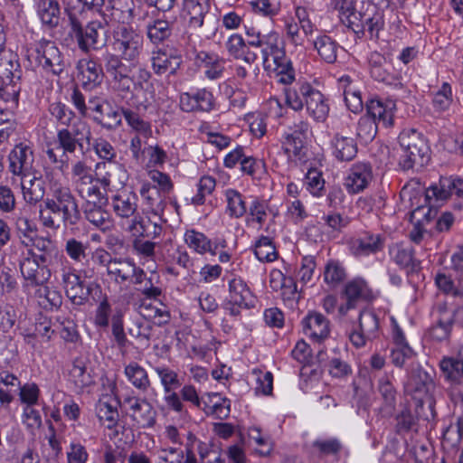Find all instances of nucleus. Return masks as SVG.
<instances>
[{
  "mask_svg": "<svg viewBox=\"0 0 463 463\" xmlns=\"http://www.w3.org/2000/svg\"><path fill=\"white\" fill-rule=\"evenodd\" d=\"M116 53L104 54L107 78L114 90H128L133 84L132 71L143 48V37L131 27L121 25L113 31Z\"/></svg>",
  "mask_w": 463,
  "mask_h": 463,
  "instance_id": "1",
  "label": "nucleus"
},
{
  "mask_svg": "<svg viewBox=\"0 0 463 463\" xmlns=\"http://www.w3.org/2000/svg\"><path fill=\"white\" fill-rule=\"evenodd\" d=\"M51 197L44 200V210L40 211V221L48 229L58 230L76 225L80 218L78 200L71 188L57 181L50 182Z\"/></svg>",
  "mask_w": 463,
  "mask_h": 463,
  "instance_id": "2",
  "label": "nucleus"
},
{
  "mask_svg": "<svg viewBox=\"0 0 463 463\" xmlns=\"http://www.w3.org/2000/svg\"><path fill=\"white\" fill-rule=\"evenodd\" d=\"M70 34L76 41L77 46L83 53H90L101 50L108 42V21L91 20L86 24L80 20L74 10L66 9Z\"/></svg>",
  "mask_w": 463,
  "mask_h": 463,
  "instance_id": "3",
  "label": "nucleus"
},
{
  "mask_svg": "<svg viewBox=\"0 0 463 463\" xmlns=\"http://www.w3.org/2000/svg\"><path fill=\"white\" fill-rule=\"evenodd\" d=\"M398 142L399 165L402 170L422 167L430 160V147L422 134L417 130H402Z\"/></svg>",
  "mask_w": 463,
  "mask_h": 463,
  "instance_id": "4",
  "label": "nucleus"
},
{
  "mask_svg": "<svg viewBox=\"0 0 463 463\" xmlns=\"http://www.w3.org/2000/svg\"><path fill=\"white\" fill-rule=\"evenodd\" d=\"M46 72L60 75L65 69L62 54L54 42L42 39L29 54Z\"/></svg>",
  "mask_w": 463,
  "mask_h": 463,
  "instance_id": "5",
  "label": "nucleus"
},
{
  "mask_svg": "<svg viewBox=\"0 0 463 463\" xmlns=\"http://www.w3.org/2000/svg\"><path fill=\"white\" fill-rule=\"evenodd\" d=\"M57 271L67 297L76 305L83 304L89 298L90 289L77 274L67 259H61Z\"/></svg>",
  "mask_w": 463,
  "mask_h": 463,
  "instance_id": "6",
  "label": "nucleus"
},
{
  "mask_svg": "<svg viewBox=\"0 0 463 463\" xmlns=\"http://www.w3.org/2000/svg\"><path fill=\"white\" fill-rule=\"evenodd\" d=\"M32 256L33 249H29L23 253L19 261L20 271L25 281L24 287L28 290L46 284L51 278L49 265L41 263Z\"/></svg>",
  "mask_w": 463,
  "mask_h": 463,
  "instance_id": "7",
  "label": "nucleus"
},
{
  "mask_svg": "<svg viewBox=\"0 0 463 463\" xmlns=\"http://www.w3.org/2000/svg\"><path fill=\"white\" fill-rule=\"evenodd\" d=\"M259 48H261L262 63L265 70L270 71L273 64H280L282 69L288 66V58L286 55L284 43L276 31L263 34Z\"/></svg>",
  "mask_w": 463,
  "mask_h": 463,
  "instance_id": "8",
  "label": "nucleus"
},
{
  "mask_svg": "<svg viewBox=\"0 0 463 463\" xmlns=\"http://www.w3.org/2000/svg\"><path fill=\"white\" fill-rule=\"evenodd\" d=\"M433 372H428L421 366L413 368L405 383V393L421 404L429 399L435 387Z\"/></svg>",
  "mask_w": 463,
  "mask_h": 463,
  "instance_id": "9",
  "label": "nucleus"
},
{
  "mask_svg": "<svg viewBox=\"0 0 463 463\" xmlns=\"http://www.w3.org/2000/svg\"><path fill=\"white\" fill-rule=\"evenodd\" d=\"M456 196L463 198V179L458 176H441L438 184L430 185L425 191V201L430 204L443 203Z\"/></svg>",
  "mask_w": 463,
  "mask_h": 463,
  "instance_id": "10",
  "label": "nucleus"
},
{
  "mask_svg": "<svg viewBox=\"0 0 463 463\" xmlns=\"http://www.w3.org/2000/svg\"><path fill=\"white\" fill-rule=\"evenodd\" d=\"M379 328L377 315L373 310L364 309L359 315V330L353 331L349 339L356 348L363 347L367 341H372L379 335Z\"/></svg>",
  "mask_w": 463,
  "mask_h": 463,
  "instance_id": "11",
  "label": "nucleus"
},
{
  "mask_svg": "<svg viewBox=\"0 0 463 463\" xmlns=\"http://www.w3.org/2000/svg\"><path fill=\"white\" fill-rule=\"evenodd\" d=\"M368 63L373 79L387 85L402 86L399 73L395 71L392 62L383 54L378 52H371Z\"/></svg>",
  "mask_w": 463,
  "mask_h": 463,
  "instance_id": "12",
  "label": "nucleus"
},
{
  "mask_svg": "<svg viewBox=\"0 0 463 463\" xmlns=\"http://www.w3.org/2000/svg\"><path fill=\"white\" fill-rule=\"evenodd\" d=\"M9 170L14 175L28 176L35 173L33 168V151L26 144L19 143L11 150L8 156Z\"/></svg>",
  "mask_w": 463,
  "mask_h": 463,
  "instance_id": "13",
  "label": "nucleus"
},
{
  "mask_svg": "<svg viewBox=\"0 0 463 463\" xmlns=\"http://www.w3.org/2000/svg\"><path fill=\"white\" fill-rule=\"evenodd\" d=\"M124 404L128 406V413L138 427L151 428L155 425L156 411L146 399L127 396Z\"/></svg>",
  "mask_w": 463,
  "mask_h": 463,
  "instance_id": "14",
  "label": "nucleus"
},
{
  "mask_svg": "<svg viewBox=\"0 0 463 463\" xmlns=\"http://www.w3.org/2000/svg\"><path fill=\"white\" fill-rule=\"evenodd\" d=\"M140 269L130 258H114L107 275L117 285L126 286L134 280L137 281V275H142Z\"/></svg>",
  "mask_w": 463,
  "mask_h": 463,
  "instance_id": "15",
  "label": "nucleus"
},
{
  "mask_svg": "<svg viewBox=\"0 0 463 463\" xmlns=\"http://www.w3.org/2000/svg\"><path fill=\"white\" fill-rule=\"evenodd\" d=\"M310 132L307 121L298 119L289 127L288 131L283 135V147L288 155L298 156L304 147L307 135Z\"/></svg>",
  "mask_w": 463,
  "mask_h": 463,
  "instance_id": "16",
  "label": "nucleus"
},
{
  "mask_svg": "<svg viewBox=\"0 0 463 463\" xmlns=\"http://www.w3.org/2000/svg\"><path fill=\"white\" fill-rule=\"evenodd\" d=\"M101 8L104 21L109 18L112 22L128 24L134 17L132 0H105Z\"/></svg>",
  "mask_w": 463,
  "mask_h": 463,
  "instance_id": "17",
  "label": "nucleus"
},
{
  "mask_svg": "<svg viewBox=\"0 0 463 463\" xmlns=\"http://www.w3.org/2000/svg\"><path fill=\"white\" fill-rule=\"evenodd\" d=\"M373 179L372 168L365 163H356L349 170L344 185L350 194L364 191Z\"/></svg>",
  "mask_w": 463,
  "mask_h": 463,
  "instance_id": "18",
  "label": "nucleus"
},
{
  "mask_svg": "<svg viewBox=\"0 0 463 463\" xmlns=\"http://www.w3.org/2000/svg\"><path fill=\"white\" fill-rule=\"evenodd\" d=\"M32 257L49 266L55 262L60 264L61 259H66L52 240L41 236L35 239L33 244Z\"/></svg>",
  "mask_w": 463,
  "mask_h": 463,
  "instance_id": "19",
  "label": "nucleus"
},
{
  "mask_svg": "<svg viewBox=\"0 0 463 463\" xmlns=\"http://www.w3.org/2000/svg\"><path fill=\"white\" fill-rule=\"evenodd\" d=\"M111 206L118 218L129 219L138 211V197L134 192L122 190L111 197Z\"/></svg>",
  "mask_w": 463,
  "mask_h": 463,
  "instance_id": "20",
  "label": "nucleus"
},
{
  "mask_svg": "<svg viewBox=\"0 0 463 463\" xmlns=\"http://www.w3.org/2000/svg\"><path fill=\"white\" fill-rule=\"evenodd\" d=\"M302 326L304 334L317 342L327 338L330 333L328 319L317 312H311L305 317Z\"/></svg>",
  "mask_w": 463,
  "mask_h": 463,
  "instance_id": "21",
  "label": "nucleus"
},
{
  "mask_svg": "<svg viewBox=\"0 0 463 463\" xmlns=\"http://www.w3.org/2000/svg\"><path fill=\"white\" fill-rule=\"evenodd\" d=\"M83 86L90 89L101 84L106 74L104 62L99 64L95 59L80 60L77 65Z\"/></svg>",
  "mask_w": 463,
  "mask_h": 463,
  "instance_id": "22",
  "label": "nucleus"
},
{
  "mask_svg": "<svg viewBox=\"0 0 463 463\" xmlns=\"http://www.w3.org/2000/svg\"><path fill=\"white\" fill-rule=\"evenodd\" d=\"M151 62L152 69L157 75L166 72L175 74L183 62V59L182 55L176 52L167 53L165 51L157 50L152 52Z\"/></svg>",
  "mask_w": 463,
  "mask_h": 463,
  "instance_id": "23",
  "label": "nucleus"
},
{
  "mask_svg": "<svg viewBox=\"0 0 463 463\" xmlns=\"http://www.w3.org/2000/svg\"><path fill=\"white\" fill-rule=\"evenodd\" d=\"M344 293L346 303L338 308L341 316H345L350 309L354 308L359 300L367 299L369 297L367 284L363 279H354L348 282L345 287Z\"/></svg>",
  "mask_w": 463,
  "mask_h": 463,
  "instance_id": "24",
  "label": "nucleus"
},
{
  "mask_svg": "<svg viewBox=\"0 0 463 463\" xmlns=\"http://www.w3.org/2000/svg\"><path fill=\"white\" fill-rule=\"evenodd\" d=\"M184 7L188 16V28L197 32L204 23L210 10L209 0H183Z\"/></svg>",
  "mask_w": 463,
  "mask_h": 463,
  "instance_id": "25",
  "label": "nucleus"
},
{
  "mask_svg": "<svg viewBox=\"0 0 463 463\" xmlns=\"http://www.w3.org/2000/svg\"><path fill=\"white\" fill-rule=\"evenodd\" d=\"M71 175L76 191L94 182L100 184L105 189L110 185V178L108 173L95 179L91 174L90 167L83 161H77L72 165Z\"/></svg>",
  "mask_w": 463,
  "mask_h": 463,
  "instance_id": "26",
  "label": "nucleus"
},
{
  "mask_svg": "<svg viewBox=\"0 0 463 463\" xmlns=\"http://www.w3.org/2000/svg\"><path fill=\"white\" fill-rule=\"evenodd\" d=\"M383 245L384 238L381 234L364 232L353 241L351 250L356 257L367 256L382 250Z\"/></svg>",
  "mask_w": 463,
  "mask_h": 463,
  "instance_id": "27",
  "label": "nucleus"
},
{
  "mask_svg": "<svg viewBox=\"0 0 463 463\" xmlns=\"http://www.w3.org/2000/svg\"><path fill=\"white\" fill-rule=\"evenodd\" d=\"M106 203L85 202L83 206L86 220L102 232L109 230L112 226L110 214L104 208Z\"/></svg>",
  "mask_w": 463,
  "mask_h": 463,
  "instance_id": "28",
  "label": "nucleus"
},
{
  "mask_svg": "<svg viewBox=\"0 0 463 463\" xmlns=\"http://www.w3.org/2000/svg\"><path fill=\"white\" fill-rule=\"evenodd\" d=\"M394 108L395 104L391 100L383 102L381 99H373L366 105L367 113L365 116L372 117L374 121L389 128L393 125Z\"/></svg>",
  "mask_w": 463,
  "mask_h": 463,
  "instance_id": "29",
  "label": "nucleus"
},
{
  "mask_svg": "<svg viewBox=\"0 0 463 463\" xmlns=\"http://www.w3.org/2000/svg\"><path fill=\"white\" fill-rule=\"evenodd\" d=\"M36 14L43 26L48 29L57 27L61 17L58 0H37Z\"/></svg>",
  "mask_w": 463,
  "mask_h": 463,
  "instance_id": "30",
  "label": "nucleus"
},
{
  "mask_svg": "<svg viewBox=\"0 0 463 463\" xmlns=\"http://www.w3.org/2000/svg\"><path fill=\"white\" fill-rule=\"evenodd\" d=\"M315 88L308 82H297L285 89L286 103L295 111L301 110Z\"/></svg>",
  "mask_w": 463,
  "mask_h": 463,
  "instance_id": "31",
  "label": "nucleus"
},
{
  "mask_svg": "<svg viewBox=\"0 0 463 463\" xmlns=\"http://www.w3.org/2000/svg\"><path fill=\"white\" fill-rule=\"evenodd\" d=\"M229 299L246 309L252 307L255 301L249 287L240 278H234L229 282Z\"/></svg>",
  "mask_w": 463,
  "mask_h": 463,
  "instance_id": "32",
  "label": "nucleus"
},
{
  "mask_svg": "<svg viewBox=\"0 0 463 463\" xmlns=\"http://www.w3.org/2000/svg\"><path fill=\"white\" fill-rule=\"evenodd\" d=\"M332 153L339 161H351L357 154V145L354 138L336 133L332 140Z\"/></svg>",
  "mask_w": 463,
  "mask_h": 463,
  "instance_id": "33",
  "label": "nucleus"
},
{
  "mask_svg": "<svg viewBox=\"0 0 463 463\" xmlns=\"http://www.w3.org/2000/svg\"><path fill=\"white\" fill-rule=\"evenodd\" d=\"M439 369L443 378L451 385H458L463 379V358L444 356L439 361Z\"/></svg>",
  "mask_w": 463,
  "mask_h": 463,
  "instance_id": "34",
  "label": "nucleus"
},
{
  "mask_svg": "<svg viewBox=\"0 0 463 463\" xmlns=\"http://www.w3.org/2000/svg\"><path fill=\"white\" fill-rule=\"evenodd\" d=\"M21 178V188L24 199L26 203L35 204L44 196L43 183L36 173L31 174L30 177L23 176Z\"/></svg>",
  "mask_w": 463,
  "mask_h": 463,
  "instance_id": "35",
  "label": "nucleus"
},
{
  "mask_svg": "<svg viewBox=\"0 0 463 463\" xmlns=\"http://www.w3.org/2000/svg\"><path fill=\"white\" fill-rule=\"evenodd\" d=\"M69 380L78 391H83L94 383L90 372L87 370V362L84 358L74 359L69 373Z\"/></svg>",
  "mask_w": 463,
  "mask_h": 463,
  "instance_id": "36",
  "label": "nucleus"
},
{
  "mask_svg": "<svg viewBox=\"0 0 463 463\" xmlns=\"http://www.w3.org/2000/svg\"><path fill=\"white\" fill-rule=\"evenodd\" d=\"M22 71L17 55L12 52H4L0 54V79L20 82Z\"/></svg>",
  "mask_w": 463,
  "mask_h": 463,
  "instance_id": "37",
  "label": "nucleus"
},
{
  "mask_svg": "<svg viewBox=\"0 0 463 463\" xmlns=\"http://www.w3.org/2000/svg\"><path fill=\"white\" fill-rule=\"evenodd\" d=\"M362 24L363 37L365 34V31H367L371 39H378L379 33L384 27V16L383 12L373 6L368 5L363 13Z\"/></svg>",
  "mask_w": 463,
  "mask_h": 463,
  "instance_id": "38",
  "label": "nucleus"
},
{
  "mask_svg": "<svg viewBox=\"0 0 463 463\" xmlns=\"http://www.w3.org/2000/svg\"><path fill=\"white\" fill-rule=\"evenodd\" d=\"M196 62L205 68V76L210 80H217L224 71V60L213 53L201 51L196 54Z\"/></svg>",
  "mask_w": 463,
  "mask_h": 463,
  "instance_id": "39",
  "label": "nucleus"
},
{
  "mask_svg": "<svg viewBox=\"0 0 463 463\" xmlns=\"http://www.w3.org/2000/svg\"><path fill=\"white\" fill-rule=\"evenodd\" d=\"M154 325L146 319L137 318L132 321L128 328L129 335L141 347L147 348L153 336Z\"/></svg>",
  "mask_w": 463,
  "mask_h": 463,
  "instance_id": "40",
  "label": "nucleus"
},
{
  "mask_svg": "<svg viewBox=\"0 0 463 463\" xmlns=\"http://www.w3.org/2000/svg\"><path fill=\"white\" fill-rule=\"evenodd\" d=\"M124 373L128 382L138 391L146 392L151 386L148 373L137 362H131L124 368Z\"/></svg>",
  "mask_w": 463,
  "mask_h": 463,
  "instance_id": "41",
  "label": "nucleus"
},
{
  "mask_svg": "<svg viewBox=\"0 0 463 463\" xmlns=\"http://www.w3.org/2000/svg\"><path fill=\"white\" fill-rule=\"evenodd\" d=\"M142 275H137V281L134 280L132 285L136 286L137 291H140L146 298L156 299L162 294V289L157 286L159 283L158 276L152 273L149 277L140 269Z\"/></svg>",
  "mask_w": 463,
  "mask_h": 463,
  "instance_id": "42",
  "label": "nucleus"
},
{
  "mask_svg": "<svg viewBox=\"0 0 463 463\" xmlns=\"http://www.w3.org/2000/svg\"><path fill=\"white\" fill-rule=\"evenodd\" d=\"M15 232L19 242L27 250L33 249V244L39 236L36 225L26 217H18L15 222Z\"/></svg>",
  "mask_w": 463,
  "mask_h": 463,
  "instance_id": "43",
  "label": "nucleus"
},
{
  "mask_svg": "<svg viewBox=\"0 0 463 463\" xmlns=\"http://www.w3.org/2000/svg\"><path fill=\"white\" fill-rule=\"evenodd\" d=\"M308 114L317 121L324 122L329 113V106L324 95L317 89L305 104Z\"/></svg>",
  "mask_w": 463,
  "mask_h": 463,
  "instance_id": "44",
  "label": "nucleus"
},
{
  "mask_svg": "<svg viewBox=\"0 0 463 463\" xmlns=\"http://www.w3.org/2000/svg\"><path fill=\"white\" fill-rule=\"evenodd\" d=\"M313 45L324 61L330 64L336 61L339 45L330 36L319 35L313 41Z\"/></svg>",
  "mask_w": 463,
  "mask_h": 463,
  "instance_id": "45",
  "label": "nucleus"
},
{
  "mask_svg": "<svg viewBox=\"0 0 463 463\" xmlns=\"http://www.w3.org/2000/svg\"><path fill=\"white\" fill-rule=\"evenodd\" d=\"M339 84L343 89V95L347 108L354 113L363 109L361 92L352 85L349 76H343L339 79Z\"/></svg>",
  "mask_w": 463,
  "mask_h": 463,
  "instance_id": "46",
  "label": "nucleus"
},
{
  "mask_svg": "<svg viewBox=\"0 0 463 463\" xmlns=\"http://www.w3.org/2000/svg\"><path fill=\"white\" fill-rule=\"evenodd\" d=\"M184 241L187 245L200 254L206 252L217 254L218 244L213 246L212 241L202 232L194 230L186 232Z\"/></svg>",
  "mask_w": 463,
  "mask_h": 463,
  "instance_id": "47",
  "label": "nucleus"
},
{
  "mask_svg": "<svg viewBox=\"0 0 463 463\" xmlns=\"http://www.w3.org/2000/svg\"><path fill=\"white\" fill-rule=\"evenodd\" d=\"M140 195L146 202L150 211L155 215H161L164 213L165 202L156 186L144 183L140 188Z\"/></svg>",
  "mask_w": 463,
  "mask_h": 463,
  "instance_id": "48",
  "label": "nucleus"
},
{
  "mask_svg": "<svg viewBox=\"0 0 463 463\" xmlns=\"http://www.w3.org/2000/svg\"><path fill=\"white\" fill-rule=\"evenodd\" d=\"M34 288V296L38 299L39 305L43 308L58 307L61 305L62 297L58 290L47 287L46 284Z\"/></svg>",
  "mask_w": 463,
  "mask_h": 463,
  "instance_id": "49",
  "label": "nucleus"
},
{
  "mask_svg": "<svg viewBox=\"0 0 463 463\" xmlns=\"http://www.w3.org/2000/svg\"><path fill=\"white\" fill-rule=\"evenodd\" d=\"M378 390L383 400V407L382 410L386 415H391L396 404V391L386 377H383L379 380Z\"/></svg>",
  "mask_w": 463,
  "mask_h": 463,
  "instance_id": "50",
  "label": "nucleus"
},
{
  "mask_svg": "<svg viewBox=\"0 0 463 463\" xmlns=\"http://www.w3.org/2000/svg\"><path fill=\"white\" fill-rule=\"evenodd\" d=\"M20 90V82L0 79V99L8 104L7 109L13 110L17 108Z\"/></svg>",
  "mask_w": 463,
  "mask_h": 463,
  "instance_id": "51",
  "label": "nucleus"
},
{
  "mask_svg": "<svg viewBox=\"0 0 463 463\" xmlns=\"http://www.w3.org/2000/svg\"><path fill=\"white\" fill-rule=\"evenodd\" d=\"M453 326L451 316L443 314L441 317L429 329V336L430 339L442 342L448 340Z\"/></svg>",
  "mask_w": 463,
  "mask_h": 463,
  "instance_id": "52",
  "label": "nucleus"
},
{
  "mask_svg": "<svg viewBox=\"0 0 463 463\" xmlns=\"http://www.w3.org/2000/svg\"><path fill=\"white\" fill-rule=\"evenodd\" d=\"M123 117L128 126L139 135L147 138L152 135V128L149 122L146 121L137 113L130 109L122 108Z\"/></svg>",
  "mask_w": 463,
  "mask_h": 463,
  "instance_id": "53",
  "label": "nucleus"
},
{
  "mask_svg": "<svg viewBox=\"0 0 463 463\" xmlns=\"http://www.w3.org/2000/svg\"><path fill=\"white\" fill-rule=\"evenodd\" d=\"M99 116L94 117L95 121L101 127L107 129H115L121 125L122 121V109H118L112 108L109 103H106V108Z\"/></svg>",
  "mask_w": 463,
  "mask_h": 463,
  "instance_id": "54",
  "label": "nucleus"
},
{
  "mask_svg": "<svg viewBox=\"0 0 463 463\" xmlns=\"http://www.w3.org/2000/svg\"><path fill=\"white\" fill-rule=\"evenodd\" d=\"M173 25L174 22L156 20L147 25V36L154 43H161L172 34Z\"/></svg>",
  "mask_w": 463,
  "mask_h": 463,
  "instance_id": "55",
  "label": "nucleus"
},
{
  "mask_svg": "<svg viewBox=\"0 0 463 463\" xmlns=\"http://www.w3.org/2000/svg\"><path fill=\"white\" fill-rule=\"evenodd\" d=\"M254 253L257 259L262 262H271L278 258L273 241L267 236H261L256 241Z\"/></svg>",
  "mask_w": 463,
  "mask_h": 463,
  "instance_id": "56",
  "label": "nucleus"
},
{
  "mask_svg": "<svg viewBox=\"0 0 463 463\" xmlns=\"http://www.w3.org/2000/svg\"><path fill=\"white\" fill-rule=\"evenodd\" d=\"M227 211L231 217L241 218L246 212V203L243 196L236 190L229 189L226 191Z\"/></svg>",
  "mask_w": 463,
  "mask_h": 463,
  "instance_id": "57",
  "label": "nucleus"
},
{
  "mask_svg": "<svg viewBox=\"0 0 463 463\" xmlns=\"http://www.w3.org/2000/svg\"><path fill=\"white\" fill-rule=\"evenodd\" d=\"M17 122L13 110L0 109V143L5 142L15 132Z\"/></svg>",
  "mask_w": 463,
  "mask_h": 463,
  "instance_id": "58",
  "label": "nucleus"
},
{
  "mask_svg": "<svg viewBox=\"0 0 463 463\" xmlns=\"http://www.w3.org/2000/svg\"><path fill=\"white\" fill-rule=\"evenodd\" d=\"M155 372L160 378L164 392L167 393L181 386L178 373L167 366H156Z\"/></svg>",
  "mask_w": 463,
  "mask_h": 463,
  "instance_id": "59",
  "label": "nucleus"
},
{
  "mask_svg": "<svg viewBox=\"0 0 463 463\" xmlns=\"http://www.w3.org/2000/svg\"><path fill=\"white\" fill-rule=\"evenodd\" d=\"M156 463H184L185 454L174 447H160L154 452Z\"/></svg>",
  "mask_w": 463,
  "mask_h": 463,
  "instance_id": "60",
  "label": "nucleus"
},
{
  "mask_svg": "<svg viewBox=\"0 0 463 463\" xmlns=\"http://www.w3.org/2000/svg\"><path fill=\"white\" fill-rule=\"evenodd\" d=\"M390 255L397 265L402 268H414L413 250L402 244H395L390 249Z\"/></svg>",
  "mask_w": 463,
  "mask_h": 463,
  "instance_id": "61",
  "label": "nucleus"
},
{
  "mask_svg": "<svg viewBox=\"0 0 463 463\" xmlns=\"http://www.w3.org/2000/svg\"><path fill=\"white\" fill-rule=\"evenodd\" d=\"M377 124L372 117H361L357 126V137L362 142L367 144L373 140L377 134Z\"/></svg>",
  "mask_w": 463,
  "mask_h": 463,
  "instance_id": "62",
  "label": "nucleus"
},
{
  "mask_svg": "<svg viewBox=\"0 0 463 463\" xmlns=\"http://www.w3.org/2000/svg\"><path fill=\"white\" fill-rule=\"evenodd\" d=\"M345 278V269L336 261H329L324 271V280L330 287L335 288Z\"/></svg>",
  "mask_w": 463,
  "mask_h": 463,
  "instance_id": "63",
  "label": "nucleus"
},
{
  "mask_svg": "<svg viewBox=\"0 0 463 463\" xmlns=\"http://www.w3.org/2000/svg\"><path fill=\"white\" fill-rule=\"evenodd\" d=\"M97 415L102 424L112 429L118 420V412L112 405L106 402H99L97 406Z\"/></svg>",
  "mask_w": 463,
  "mask_h": 463,
  "instance_id": "64",
  "label": "nucleus"
}]
</instances>
